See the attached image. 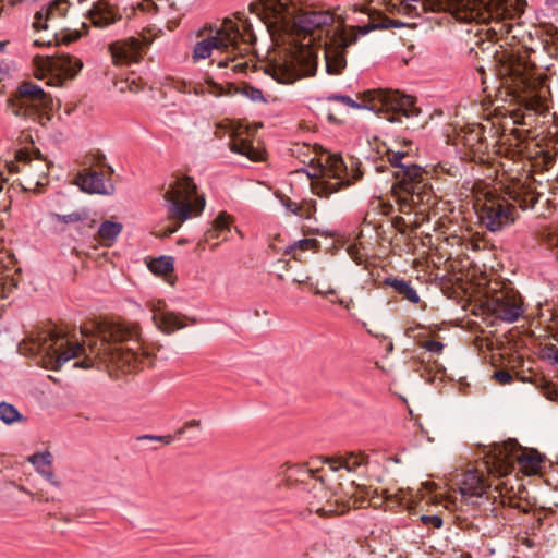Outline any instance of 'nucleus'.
<instances>
[{"mask_svg":"<svg viewBox=\"0 0 558 558\" xmlns=\"http://www.w3.org/2000/svg\"><path fill=\"white\" fill-rule=\"evenodd\" d=\"M248 9L277 46H287L284 54L267 69V73L281 84L315 74L316 48L324 50L327 73L338 75L345 69L347 49L356 43L359 34L397 26L389 21L381 25L348 27L336 12L302 7L295 0H258Z\"/></svg>","mask_w":558,"mask_h":558,"instance_id":"1","label":"nucleus"},{"mask_svg":"<svg viewBox=\"0 0 558 558\" xmlns=\"http://www.w3.org/2000/svg\"><path fill=\"white\" fill-rule=\"evenodd\" d=\"M407 9L418 15L411 2L418 3L421 11H446L460 22H475L466 31L465 50L482 63L476 70L483 75L493 72L509 94L522 97L526 108L544 114L547 109V90L535 76L534 66L526 52L508 48L499 43L514 29L513 20L519 10L509 0H401Z\"/></svg>","mask_w":558,"mask_h":558,"instance_id":"2","label":"nucleus"},{"mask_svg":"<svg viewBox=\"0 0 558 558\" xmlns=\"http://www.w3.org/2000/svg\"><path fill=\"white\" fill-rule=\"evenodd\" d=\"M97 339L90 338V332L81 327V333L88 339L85 343L71 342L56 330H41L36 337H29L19 344V352L24 355H39L44 367L58 371L70 360L89 354L108 361L124 373L135 372L153 364V352L145 348L135 325L124 323L94 324Z\"/></svg>","mask_w":558,"mask_h":558,"instance_id":"3","label":"nucleus"},{"mask_svg":"<svg viewBox=\"0 0 558 558\" xmlns=\"http://www.w3.org/2000/svg\"><path fill=\"white\" fill-rule=\"evenodd\" d=\"M198 41L192 48V61L198 63L209 59L214 51L225 52L227 56L219 59V68L230 66L234 72H246L248 63L242 61L256 41V34L248 17L243 13H235L220 25H205L197 31Z\"/></svg>","mask_w":558,"mask_h":558,"instance_id":"4","label":"nucleus"},{"mask_svg":"<svg viewBox=\"0 0 558 558\" xmlns=\"http://www.w3.org/2000/svg\"><path fill=\"white\" fill-rule=\"evenodd\" d=\"M324 476L314 478L311 488H307L308 510L320 517L339 515L351 508H361L373 494L371 487L356 485L354 481L345 484L340 482L327 489Z\"/></svg>","mask_w":558,"mask_h":558,"instance_id":"5","label":"nucleus"},{"mask_svg":"<svg viewBox=\"0 0 558 558\" xmlns=\"http://www.w3.org/2000/svg\"><path fill=\"white\" fill-rule=\"evenodd\" d=\"M397 183L393 192L400 205V211L408 214L420 204L430 201L432 191L428 174L420 166L409 160V155L401 151L387 153Z\"/></svg>","mask_w":558,"mask_h":558,"instance_id":"6","label":"nucleus"},{"mask_svg":"<svg viewBox=\"0 0 558 558\" xmlns=\"http://www.w3.org/2000/svg\"><path fill=\"white\" fill-rule=\"evenodd\" d=\"M328 101H340L353 109L368 108L376 113L385 114L390 122L404 124L405 129L414 126L411 122L417 118L421 110L414 105V98L399 90L377 89L364 94V105L345 95H330Z\"/></svg>","mask_w":558,"mask_h":558,"instance_id":"7","label":"nucleus"},{"mask_svg":"<svg viewBox=\"0 0 558 558\" xmlns=\"http://www.w3.org/2000/svg\"><path fill=\"white\" fill-rule=\"evenodd\" d=\"M163 199L173 226L165 230V235L177 232L180 226L205 208V197L197 194L193 179L187 175H173L163 186Z\"/></svg>","mask_w":558,"mask_h":558,"instance_id":"8","label":"nucleus"},{"mask_svg":"<svg viewBox=\"0 0 558 558\" xmlns=\"http://www.w3.org/2000/svg\"><path fill=\"white\" fill-rule=\"evenodd\" d=\"M310 175L314 179L312 181L313 192L319 197H328L340 189L359 181L363 173L356 161H351L349 170V166L344 163L341 156L326 154L320 157L318 167Z\"/></svg>","mask_w":558,"mask_h":558,"instance_id":"9","label":"nucleus"},{"mask_svg":"<svg viewBox=\"0 0 558 558\" xmlns=\"http://www.w3.org/2000/svg\"><path fill=\"white\" fill-rule=\"evenodd\" d=\"M497 451L495 453V462L500 475L507 474L514 461L524 474L534 475L539 472L544 461L536 450L522 448L515 440L505 442L497 448Z\"/></svg>","mask_w":558,"mask_h":558,"instance_id":"10","label":"nucleus"},{"mask_svg":"<svg viewBox=\"0 0 558 558\" xmlns=\"http://www.w3.org/2000/svg\"><path fill=\"white\" fill-rule=\"evenodd\" d=\"M8 107L15 116L36 114L52 109V97L33 82H23L8 99Z\"/></svg>","mask_w":558,"mask_h":558,"instance_id":"11","label":"nucleus"},{"mask_svg":"<svg viewBox=\"0 0 558 558\" xmlns=\"http://www.w3.org/2000/svg\"><path fill=\"white\" fill-rule=\"evenodd\" d=\"M515 208L502 196L487 193L483 201L477 202V216L481 223L489 231H500L514 222Z\"/></svg>","mask_w":558,"mask_h":558,"instance_id":"12","label":"nucleus"},{"mask_svg":"<svg viewBox=\"0 0 558 558\" xmlns=\"http://www.w3.org/2000/svg\"><path fill=\"white\" fill-rule=\"evenodd\" d=\"M36 76L41 78L50 75L49 84L62 85L63 77L73 78L83 68V62L70 54L36 56L34 58Z\"/></svg>","mask_w":558,"mask_h":558,"instance_id":"13","label":"nucleus"},{"mask_svg":"<svg viewBox=\"0 0 558 558\" xmlns=\"http://www.w3.org/2000/svg\"><path fill=\"white\" fill-rule=\"evenodd\" d=\"M106 157L102 153H96L90 156V166H96L101 171H96L90 168L84 169L75 179V183L82 191L89 194L110 195L113 193V185L110 182V177L113 173V168L105 162Z\"/></svg>","mask_w":558,"mask_h":558,"instance_id":"14","label":"nucleus"},{"mask_svg":"<svg viewBox=\"0 0 558 558\" xmlns=\"http://www.w3.org/2000/svg\"><path fill=\"white\" fill-rule=\"evenodd\" d=\"M488 308L496 318L513 323L523 314L522 298L512 290L502 291L488 301Z\"/></svg>","mask_w":558,"mask_h":558,"instance_id":"15","label":"nucleus"},{"mask_svg":"<svg viewBox=\"0 0 558 558\" xmlns=\"http://www.w3.org/2000/svg\"><path fill=\"white\" fill-rule=\"evenodd\" d=\"M109 51L116 64L129 65L140 61L142 43L137 38L130 37L112 43L109 46Z\"/></svg>","mask_w":558,"mask_h":558,"instance_id":"16","label":"nucleus"},{"mask_svg":"<svg viewBox=\"0 0 558 558\" xmlns=\"http://www.w3.org/2000/svg\"><path fill=\"white\" fill-rule=\"evenodd\" d=\"M37 156V162L36 165L29 163L32 161L31 154L26 149H20L16 151V159L20 162H23V166L21 169H16V171H34L35 172V187L33 189L36 192H40V187L45 186L46 184V178L48 174V165L40 158V153L38 150L35 151ZM10 171H15V168L11 167Z\"/></svg>","mask_w":558,"mask_h":558,"instance_id":"17","label":"nucleus"},{"mask_svg":"<svg viewBox=\"0 0 558 558\" xmlns=\"http://www.w3.org/2000/svg\"><path fill=\"white\" fill-rule=\"evenodd\" d=\"M70 5L69 0L51 1L48 5L35 13L33 26L36 29H48L49 23H53L65 16Z\"/></svg>","mask_w":558,"mask_h":558,"instance_id":"18","label":"nucleus"},{"mask_svg":"<svg viewBox=\"0 0 558 558\" xmlns=\"http://www.w3.org/2000/svg\"><path fill=\"white\" fill-rule=\"evenodd\" d=\"M150 310L153 312L151 319L158 329L163 332L171 333L178 329H182L185 325L181 322L180 317L174 313L166 310L163 301L151 302Z\"/></svg>","mask_w":558,"mask_h":558,"instance_id":"19","label":"nucleus"},{"mask_svg":"<svg viewBox=\"0 0 558 558\" xmlns=\"http://www.w3.org/2000/svg\"><path fill=\"white\" fill-rule=\"evenodd\" d=\"M92 23L97 27H107L121 19L117 8L107 0H98L88 11Z\"/></svg>","mask_w":558,"mask_h":558,"instance_id":"20","label":"nucleus"},{"mask_svg":"<svg viewBox=\"0 0 558 558\" xmlns=\"http://www.w3.org/2000/svg\"><path fill=\"white\" fill-rule=\"evenodd\" d=\"M459 490L463 497H482L486 493V483L476 470H470L462 475Z\"/></svg>","mask_w":558,"mask_h":558,"instance_id":"21","label":"nucleus"},{"mask_svg":"<svg viewBox=\"0 0 558 558\" xmlns=\"http://www.w3.org/2000/svg\"><path fill=\"white\" fill-rule=\"evenodd\" d=\"M325 462L328 464L329 470L332 473L342 469L348 472H355L360 466L367 464L368 457L362 452H351L343 457L327 458Z\"/></svg>","mask_w":558,"mask_h":558,"instance_id":"22","label":"nucleus"},{"mask_svg":"<svg viewBox=\"0 0 558 558\" xmlns=\"http://www.w3.org/2000/svg\"><path fill=\"white\" fill-rule=\"evenodd\" d=\"M508 194L522 209L533 208L538 202V194L525 182L513 183L508 187Z\"/></svg>","mask_w":558,"mask_h":558,"instance_id":"23","label":"nucleus"},{"mask_svg":"<svg viewBox=\"0 0 558 558\" xmlns=\"http://www.w3.org/2000/svg\"><path fill=\"white\" fill-rule=\"evenodd\" d=\"M222 133H229V146L231 151L243 155L253 161L262 160V153L258 149L254 148L248 141L243 138H236L234 137L233 132H229L228 130L218 128L216 131V135L220 137L222 136Z\"/></svg>","mask_w":558,"mask_h":558,"instance_id":"24","label":"nucleus"},{"mask_svg":"<svg viewBox=\"0 0 558 558\" xmlns=\"http://www.w3.org/2000/svg\"><path fill=\"white\" fill-rule=\"evenodd\" d=\"M231 230V217L225 211L219 213L216 219L213 221V226L208 229L204 235L205 242H210L213 240H217L214 244L216 247L219 244V241L227 240V235Z\"/></svg>","mask_w":558,"mask_h":558,"instance_id":"25","label":"nucleus"},{"mask_svg":"<svg viewBox=\"0 0 558 558\" xmlns=\"http://www.w3.org/2000/svg\"><path fill=\"white\" fill-rule=\"evenodd\" d=\"M28 461L47 481H49L56 487H60V482L54 478L52 471L45 468L52 463V456L49 451L34 453L28 457Z\"/></svg>","mask_w":558,"mask_h":558,"instance_id":"26","label":"nucleus"},{"mask_svg":"<svg viewBox=\"0 0 558 558\" xmlns=\"http://www.w3.org/2000/svg\"><path fill=\"white\" fill-rule=\"evenodd\" d=\"M384 283L392 288L404 300H408L413 304H417L421 301L418 293L410 281L389 277L385 279Z\"/></svg>","mask_w":558,"mask_h":558,"instance_id":"27","label":"nucleus"},{"mask_svg":"<svg viewBox=\"0 0 558 558\" xmlns=\"http://www.w3.org/2000/svg\"><path fill=\"white\" fill-rule=\"evenodd\" d=\"M288 481H294L303 485H308V481L316 478L318 473L323 472L319 469L308 468L305 464H291L287 466Z\"/></svg>","mask_w":558,"mask_h":558,"instance_id":"28","label":"nucleus"},{"mask_svg":"<svg viewBox=\"0 0 558 558\" xmlns=\"http://www.w3.org/2000/svg\"><path fill=\"white\" fill-rule=\"evenodd\" d=\"M123 226L110 220L104 221L98 229V240L106 246L112 245L121 233Z\"/></svg>","mask_w":558,"mask_h":558,"instance_id":"29","label":"nucleus"},{"mask_svg":"<svg viewBox=\"0 0 558 558\" xmlns=\"http://www.w3.org/2000/svg\"><path fill=\"white\" fill-rule=\"evenodd\" d=\"M282 205L286 207L287 210L292 213L293 215L303 217V218H312L313 214L316 211V202L315 201H307L303 204H298L293 201H291L288 197L281 198Z\"/></svg>","mask_w":558,"mask_h":558,"instance_id":"30","label":"nucleus"},{"mask_svg":"<svg viewBox=\"0 0 558 558\" xmlns=\"http://www.w3.org/2000/svg\"><path fill=\"white\" fill-rule=\"evenodd\" d=\"M0 421L7 425H12L17 422H25L26 418L13 404L2 401L0 402Z\"/></svg>","mask_w":558,"mask_h":558,"instance_id":"31","label":"nucleus"},{"mask_svg":"<svg viewBox=\"0 0 558 558\" xmlns=\"http://www.w3.org/2000/svg\"><path fill=\"white\" fill-rule=\"evenodd\" d=\"M148 268L156 275L167 276L173 271V259L168 256H160L150 260Z\"/></svg>","mask_w":558,"mask_h":558,"instance_id":"32","label":"nucleus"},{"mask_svg":"<svg viewBox=\"0 0 558 558\" xmlns=\"http://www.w3.org/2000/svg\"><path fill=\"white\" fill-rule=\"evenodd\" d=\"M206 85L207 88L202 84L193 83L192 94L203 96L205 93H209L216 97L225 94L223 87L211 80H207Z\"/></svg>","mask_w":558,"mask_h":558,"instance_id":"33","label":"nucleus"},{"mask_svg":"<svg viewBox=\"0 0 558 558\" xmlns=\"http://www.w3.org/2000/svg\"><path fill=\"white\" fill-rule=\"evenodd\" d=\"M17 287V280L8 272L0 274V298H8L9 294Z\"/></svg>","mask_w":558,"mask_h":558,"instance_id":"34","label":"nucleus"},{"mask_svg":"<svg viewBox=\"0 0 558 558\" xmlns=\"http://www.w3.org/2000/svg\"><path fill=\"white\" fill-rule=\"evenodd\" d=\"M87 215L85 211H73L71 214H68V215H60V214H57V213H50L49 214V218L52 220V221H56V222H63V223H75V222H78V221H82L84 219H86Z\"/></svg>","mask_w":558,"mask_h":558,"instance_id":"35","label":"nucleus"},{"mask_svg":"<svg viewBox=\"0 0 558 558\" xmlns=\"http://www.w3.org/2000/svg\"><path fill=\"white\" fill-rule=\"evenodd\" d=\"M235 93L243 95L254 102H265L262 90L252 85L244 84L240 87H236Z\"/></svg>","mask_w":558,"mask_h":558,"instance_id":"36","label":"nucleus"},{"mask_svg":"<svg viewBox=\"0 0 558 558\" xmlns=\"http://www.w3.org/2000/svg\"><path fill=\"white\" fill-rule=\"evenodd\" d=\"M318 246H319V243L315 239L301 240L292 246V250L294 251L293 257L298 258L296 253H295L296 250H300V251L317 250Z\"/></svg>","mask_w":558,"mask_h":558,"instance_id":"37","label":"nucleus"},{"mask_svg":"<svg viewBox=\"0 0 558 558\" xmlns=\"http://www.w3.org/2000/svg\"><path fill=\"white\" fill-rule=\"evenodd\" d=\"M294 281H296V282H299V283H304V282L308 283L310 288L313 290V292H314L315 294H317V295H323V296H325V298H327L328 295H335V294L337 293V291H336L335 289H332V288L320 289V288L318 287V284H315V283H313V282H310V277H306V279H305V280H296V279H295Z\"/></svg>","mask_w":558,"mask_h":558,"instance_id":"38","label":"nucleus"},{"mask_svg":"<svg viewBox=\"0 0 558 558\" xmlns=\"http://www.w3.org/2000/svg\"><path fill=\"white\" fill-rule=\"evenodd\" d=\"M82 36L81 32L78 31H74V32H69V33H62L60 35L56 34V40H57V44H69V43H72L76 39H78L80 37Z\"/></svg>","mask_w":558,"mask_h":558,"instance_id":"39","label":"nucleus"},{"mask_svg":"<svg viewBox=\"0 0 558 558\" xmlns=\"http://www.w3.org/2000/svg\"><path fill=\"white\" fill-rule=\"evenodd\" d=\"M421 347L426 349L428 352L440 354L444 350V343L436 340H426L421 343Z\"/></svg>","mask_w":558,"mask_h":558,"instance_id":"40","label":"nucleus"},{"mask_svg":"<svg viewBox=\"0 0 558 558\" xmlns=\"http://www.w3.org/2000/svg\"><path fill=\"white\" fill-rule=\"evenodd\" d=\"M542 392L548 400H558V389L551 383H545L542 386Z\"/></svg>","mask_w":558,"mask_h":558,"instance_id":"41","label":"nucleus"},{"mask_svg":"<svg viewBox=\"0 0 558 558\" xmlns=\"http://www.w3.org/2000/svg\"><path fill=\"white\" fill-rule=\"evenodd\" d=\"M493 377L500 384V385H506V384H510L512 380H513V377L512 375L506 371V369H499V371H496L493 375Z\"/></svg>","mask_w":558,"mask_h":558,"instance_id":"42","label":"nucleus"},{"mask_svg":"<svg viewBox=\"0 0 558 558\" xmlns=\"http://www.w3.org/2000/svg\"><path fill=\"white\" fill-rule=\"evenodd\" d=\"M543 355L558 364V348L554 344H548L543 349Z\"/></svg>","mask_w":558,"mask_h":558,"instance_id":"43","label":"nucleus"},{"mask_svg":"<svg viewBox=\"0 0 558 558\" xmlns=\"http://www.w3.org/2000/svg\"><path fill=\"white\" fill-rule=\"evenodd\" d=\"M140 8L142 11L155 13L159 12L160 10L159 4H157L154 0H142Z\"/></svg>","mask_w":558,"mask_h":558,"instance_id":"44","label":"nucleus"},{"mask_svg":"<svg viewBox=\"0 0 558 558\" xmlns=\"http://www.w3.org/2000/svg\"><path fill=\"white\" fill-rule=\"evenodd\" d=\"M422 521L426 524H432L434 527L442 526V519L439 515H422Z\"/></svg>","mask_w":558,"mask_h":558,"instance_id":"45","label":"nucleus"},{"mask_svg":"<svg viewBox=\"0 0 558 558\" xmlns=\"http://www.w3.org/2000/svg\"><path fill=\"white\" fill-rule=\"evenodd\" d=\"M180 93H183V94H192V87H193V83L191 82H185V81H179L175 83V86H174Z\"/></svg>","mask_w":558,"mask_h":558,"instance_id":"46","label":"nucleus"},{"mask_svg":"<svg viewBox=\"0 0 558 558\" xmlns=\"http://www.w3.org/2000/svg\"><path fill=\"white\" fill-rule=\"evenodd\" d=\"M331 302H335L339 305H341L343 308H345L347 311H350L353 306H354V301L352 298L348 299V300H344V299H337V300H331Z\"/></svg>","mask_w":558,"mask_h":558,"instance_id":"47","label":"nucleus"},{"mask_svg":"<svg viewBox=\"0 0 558 558\" xmlns=\"http://www.w3.org/2000/svg\"><path fill=\"white\" fill-rule=\"evenodd\" d=\"M546 244L549 247H556L558 248V234H548L546 238Z\"/></svg>","mask_w":558,"mask_h":558,"instance_id":"48","label":"nucleus"},{"mask_svg":"<svg viewBox=\"0 0 558 558\" xmlns=\"http://www.w3.org/2000/svg\"><path fill=\"white\" fill-rule=\"evenodd\" d=\"M137 440L160 441V436H158V435H142V436L137 437Z\"/></svg>","mask_w":558,"mask_h":558,"instance_id":"49","label":"nucleus"},{"mask_svg":"<svg viewBox=\"0 0 558 558\" xmlns=\"http://www.w3.org/2000/svg\"><path fill=\"white\" fill-rule=\"evenodd\" d=\"M174 440V436L172 435H162L160 436V441L165 445H170Z\"/></svg>","mask_w":558,"mask_h":558,"instance_id":"50","label":"nucleus"},{"mask_svg":"<svg viewBox=\"0 0 558 558\" xmlns=\"http://www.w3.org/2000/svg\"><path fill=\"white\" fill-rule=\"evenodd\" d=\"M495 489H496V490H499V495H500V497H501V504H502V505H506V504H508V505H510V506L512 505V504H511V499H510V498H508V501L506 500V498H505V496H504V493H502V488H501L499 485H497Z\"/></svg>","mask_w":558,"mask_h":558,"instance_id":"51","label":"nucleus"},{"mask_svg":"<svg viewBox=\"0 0 558 558\" xmlns=\"http://www.w3.org/2000/svg\"><path fill=\"white\" fill-rule=\"evenodd\" d=\"M185 425L187 426V428H190V427H199L201 426V421H198V420H191V421H187L185 423Z\"/></svg>","mask_w":558,"mask_h":558,"instance_id":"52","label":"nucleus"},{"mask_svg":"<svg viewBox=\"0 0 558 558\" xmlns=\"http://www.w3.org/2000/svg\"><path fill=\"white\" fill-rule=\"evenodd\" d=\"M11 205V196H7L2 202H0V206H3L4 210H7Z\"/></svg>","mask_w":558,"mask_h":558,"instance_id":"53","label":"nucleus"},{"mask_svg":"<svg viewBox=\"0 0 558 558\" xmlns=\"http://www.w3.org/2000/svg\"><path fill=\"white\" fill-rule=\"evenodd\" d=\"M74 366H81V367H84V368H88V367L93 366V363L92 362H87V361L76 362L74 364Z\"/></svg>","mask_w":558,"mask_h":558,"instance_id":"54","label":"nucleus"},{"mask_svg":"<svg viewBox=\"0 0 558 558\" xmlns=\"http://www.w3.org/2000/svg\"><path fill=\"white\" fill-rule=\"evenodd\" d=\"M186 429H187V426L184 424L182 427H180V428L177 430L175 435H177L178 437H180V436H182V435L186 432Z\"/></svg>","mask_w":558,"mask_h":558,"instance_id":"55","label":"nucleus"},{"mask_svg":"<svg viewBox=\"0 0 558 558\" xmlns=\"http://www.w3.org/2000/svg\"><path fill=\"white\" fill-rule=\"evenodd\" d=\"M186 429H187V426L184 424L182 427H180V428L177 430L175 435H177L178 437H180V436H182V435L186 432Z\"/></svg>","mask_w":558,"mask_h":558,"instance_id":"56","label":"nucleus"},{"mask_svg":"<svg viewBox=\"0 0 558 558\" xmlns=\"http://www.w3.org/2000/svg\"><path fill=\"white\" fill-rule=\"evenodd\" d=\"M5 181L7 179H4L2 173L0 172V193L3 191V184Z\"/></svg>","mask_w":558,"mask_h":558,"instance_id":"57","label":"nucleus"},{"mask_svg":"<svg viewBox=\"0 0 558 558\" xmlns=\"http://www.w3.org/2000/svg\"><path fill=\"white\" fill-rule=\"evenodd\" d=\"M327 118H328L329 121H336L337 120L335 114H333V112H331L330 110L327 113Z\"/></svg>","mask_w":558,"mask_h":558,"instance_id":"58","label":"nucleus"},{"mask_svg":"<svg viewBox=\"0 0 558 558\" xmlns=\"http://www.w3.org/2000/svg\"><path fill=\"white\" fill-rule=\"evenodd\" d=\"M19 489H20L21 492H24V493L28 494V495H32V493H31V492H28V490H27L25 487H23V486H20V487H19Z\"/></svg>","mask_w":558,"mask_h":558,"instance_id":"59","label":"nucleus"},{"mask_svg":"<svg viewBox=\"0 0 558 558\" xmlns=\"http://www.w3.org/2000/svg\"><path fill=\"white\" fill-rule=\"evenodd\" d=\"M34 44H35L36 46L46 45L45 43H41V41H39V40H35V43H34Z\"/></svg>","mask_w":558,"mask_h":558,"instance_id":"60","label":"nucleus"},{"mask_svg":"<svg viewBox=\"0 0 558 558\" xmlns=\"http://www.w3.org/2000/svg\"><path fill=\"white\" fill-rule=\"evenodd\" d=\"M308 483H310V484H308V486L311 487V486H312V484H313V482H312V481H308ZM306 487H307V485L303 486V489H306Z\"/></svg>","mask_w":558,"mask_h":558,"instance_id":"61","label":"nucleus"},{"mask_svg":"<svg viewBox=\"0 0 558 558\" xmlns=\"http://www.w3.org/2000/svg\"><path fill=\"white\" fill-rule=\"evenodd\" d=\"M3 48H4V45H3V43L0 41V52L3 50Z\"/></svg>","mask_w":558,"mask_h":558,"instance_id":"62","label":"nucleus"},{"mask_svg":"<svg viewBox=\"0 0 558 558\" xmlns=\"http://www.w3.org/2000/svg\"><path fill=\"white\" fill-rule=\"evenodd\" d=\"M78 2H82L83 0H77Z\"/></svg>","mask_w":558,"mask_h":558,"instance_id":"63","label":"nucleus"}]
</instances>
